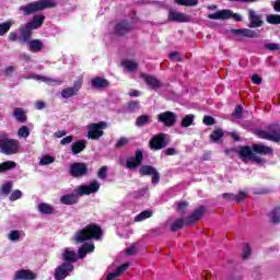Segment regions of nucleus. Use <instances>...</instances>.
<instances>
[{
	"label": "nucleus",
	"mask_w": 280,
	"mask_h": 280,
	"mask_svg": "<svg viewBox=\"0 0 280 280\" xmlns=\"http://www.w3.org/2000/svg\"><path fill=\"white\" fill-rule=\"evenodd\" d=\"M236 154L243 161V163H248L252 161L256 165H266V159L261 156H268L272 154V148L259 143H254L250 145H241L235 150Z\"/></svg>",
	"instance_id": "f257e3e1"
},
{
	"label": "nucleus",
	"mask_w": 280,
	"mask_h": 280,
	"mask_svg": "<svg viewBox=\"0 0 280 280\" xmlns=\"http://www.w3.org/2000/svg\"><path fill=\"white\" fill-rule=\"evenodd\" d=\"M102 235H104L102 226L92 223L74 234V242L77 244H84V242H89L90 240H102Z\"/></svg>",
	"instance_id": "f03ea898"
},
{
	"label": "nucleus",
	"mask_w": 280,
	"mask_h": 280,
	"mask_svg": "<svg viewBox=\"0 0 280 280\" xmlns=\"http://www.w3.org/2000/svg\"><path fill=\"white\" fill-rule=\"evenodd\" d=\"M56 0H39L30 2L26 5L20 7V12H23L24 16H30L36 14V12H43L44 10H49L56 8Z\"/></svg>",
	"instance_id": "7ed1b4c3"
},
{
	"label": "nucleus",
	"mask_w": 280,
	"mask_h": 280,
	"mask_svg": "<svg viewBox=\"0 0 280 280\" xmlns=\"http://www.w3.org/2000/svg\"><path fill=\"white\" fill-rule=\"evenodd\" d=\"M62 259H65V262L55 269V280H65L71 273V250L69 248L63 253Z\"/></svg>",
	"instance_id": "20e7f679"
},
{
	"label": "nucleus",
	"mask_w": 280,
	"mask_h": 280,
	"mask_svg": "<svg viewBox=\"0 0 280 280\" xmlns=\"http://www.w3.org/2000/svg\"><path fill=\"white\" fill-rule=\"evenodd\" d=\"M20 148L21 145L19 144V140L16 139H9V138L0 139V150L2 154H5L7 156L16 154Z\"/></svg>",
	"instance_id": "39448f33"
},
{
	"label": "nucleus",
	"mask_w": 280,
	"mask_h": 280,
	"mask_svg": "<svg viewBox=\"0 0 280 280\" xmlns=\"http://www.w3.org/2000/svg\"><path fill=\"white\" fill-rule=\"evenodd\" d=\"M208 19L212 21H228V19H234V21L240 22L242 21V15L234 13L231 9H223L215 13L208 14Z\"/></svg>",
	"instance_id": "423d86ee"
},
{
	"label": "nucleus",
	"mask_w": 280,
	"mask_h": 280,
	"mask_svg": "<svg viewBox=\"0 0 280 280\" xmlns=\"http://www.w3.org/2000/svg\"><path fill=\"white\" fill-rule=\"evenodd\" d=\"M104 128H106L105 121L94 122L88 126V139L92 141L100 140L101 137H104Z\"/></svg>",
	"instance_id": "0eeeda50"
},
{
	"label": "nucleus",
	"mask_w": 280,
	"mask_h": 280,
	"mask_svg": "<svg viewBox=\"0 0 280 280\" xmlns=\"http://www.w3.org/2000/svg\"><path fill=\"white\" fill-rule=\"evenodd\" d=\"M178 120V116L174 112H163L158 115V121L164 124L166 128H173Z\"/></svg>",
	"instance_id": "6e6552de"
},
{
	"label": "nucleus",
	"mask_w": 280,
	"mask_h": 280,
	"mask_svg": "<svg viewBox=\"0 0 280 280\" xmlns=\"http://www.w3.org/2000/svg\"><path fill=\"white\" fill-rule=\"evenodd\" d=\"M132 30H135V24H132V22L121 20L118 23H116L114 27V34L116 36H126V34H130Z\"/></svg>",
	"instance_id": "1a4fd4ad"
},
{
	"label": "nucleus",
	"mask_w": 280,
	"mask_h": 280,
	"mask_svg": "<svg viewBox=\"0 0 280 280\" xmlns=\"http://www.w3.org/2000/svg\"><path fill=\"white\" fill-rule=\"evenodd\" d=\"M205 213H207V207L205 206H200L199 208L195 209L194 212L186 218V226H191L192 224H196L198 220H202V218H205Z\"/></svg>",
	"instance_id": "9d476101"
},
{
	"label": "nucleus",
	"mask_w": 280,
	"mask_h": 280,
	"mask_svg": "<svg viewBox=\"0 0 280 280\" xmlns=\"http://www.w3.org/2000/svg\"><path fill=\"white\" fill-rule=\"evenodd\" d=\"M100 191V182L92 180L90 185L79 186L77 194L79 196H91V194H97Z\"/></svg>",
	"instance_id": "9b49d317"
},
{
	"label": "nucleus",
	"mask_w": 280,
	"mask_h": 280,
	"mask_svg": "<svg viewBox=\"0 0 280 280\" xmlns=\"http://www.w3.org/2000/svg\"><path fill=\"white\" fill-rule=\"evenodd\" d=\"M165 137H167L165 133H158L153 136L149 141L151 150H163V148H167V141L165 140Z\"/></svg>",
	"instance_id": "f8f14e48"
},
{
	"label": "nucleus",
	"mask_w": 280,
	"mask_h": 280,
	"mask_svg": "<svg viewBox=\"0 0 280 280\" xmlns=\"http://www.w3.org/2000/svg\"><path fill=\"white\" fill-rule=\"evenodd\" d=\"M89 174V166H86V163H73L71 164V176L73 178H82V176H86Z\"/></svg>",
	"instance_id": "ddd939ff"
},
{
	"label": "nucleus",
	"mask_w": 280,
	"mask_h": 280,
	"mask_svg": "<svg viewBox=\"0 0 280 280\" xmlns=\"http://www.w3.org/2000/svg\"><path fill=\"white\" fill-rule=\"evenodd\" d=\"M143 164V151L140 149L136 150V155L127 160L126 167L127 170H137L140 165Z\"/></svg>",
	"instance_id": "4468645a"
},
{
	"label": "nucleus",
	"mask_w": 280,
	"mask_h": 280,
	"mask_svg": "<svg viewBox=\"0 0 280 280\" xmlns=\"http://www.w3.org/2000/svg\"><path fill=\"white\" fill-rule=\"evenodd\" d=\"M262 16L261 14H257V12L253 9L248 10V27L252 28H257V27H262L264 25V20H261Z\"/></svg>",
	"instance_id": "2eb2a0df"
},
{
	"label": "nucleus",
	"mask_w": 280,
	"mask_h": 280,
	"mask_svg": "<svg viewBox=\"0 0 280 280\" xmlns=\"http://www.w3.org/2000/svg\"><path fill=\"white\" fill-rule=\"evenodd\" d=\"M167 21H170V23H189V15L174 10H170Z\"/></svg>",
	"instance_id": "dca6fc26"
},
{
	"label": "nucleus",
	"mask_w": 280,
	"mask_h": 280,
	"mask_svg": "<svg viewBox=\"0 0 280 280\" xmlns=\"http://www.w3.org/2000/svg\"><path fill=\"white\" fill-rule=\"evenodd\" d=\"M140 78L144 80L145 84L148 86H151L153 91H158V89H161V86H163L159 79H156V77L152 74L140 73Z\"/></svg>",
	"instance_id": "f3484780"
},
{
	"label": "nucleus",
	"mask_w": 280,
	"mask_h": 280,
	"mask_svg": "<svg viewBox=\"0 0 280 280\" xmlns=\"http://www.w3.org/2000/svg\"><path fill=\"white\" fill-rule=\"evenodd\" d=\"M91 84L93 89H96V91H104V89H108V86H110V81L102 77H95L92 79Z\"/></svg>",
	"instance_id": "a211bd4d"
},
{
	"label": "nucleus",
	"mask_w": 280,
	"mask_h": 280,
	"mask_svg": "<svg viewBox=\"0 0 280 280\" xmlns=\"http://www.w3.org/2000/svg\"><path fill=\"white\" fill-rule=\"evenodd\" d=\"M34 279H36V273L27 269L18 270L13 277V280H34Z\"/></svg>",
	"instance_id": "6ab92c4d"
},
{
	"label": "nucleus",
	"mask_w": 280,
	"mask_h": 280,
	"mask_svg": "<svg viewBox=\"0 0 280 280\" xmlns=\"http://www.w3.org/2000/svg\"><path fill=\"white\" fill-rule=\"evenodd\" d=\"M269 137L270 141L273 143H279L280 141V124L279 122H273L269 126Z\"/></svg>",
	"instance_id": "aec40b11"
},
{
	"label": "nucleus",
	"mask_w": 280,
	"mask_h": 280,
	"mask_svg": "<svg viewBox=\"0 0 280 280\" xmlns=\"http://www.w3.org/2000/svg\"><path fill=\"white\" fill-rule=\"evenodd\" d=\"M95 252V244L93 243H83L81 247L78 249V257L80 259H84L89 253Z\"/></svg>",
	"instance_id": "412c9836"
},
{
	"label": "nucleus",
	"mask_w": 280,
	"mask_h": 280,
	"mask_svg": "<svg viewBox=\"0 0 280 280\" xmlns=\"http://www.w3.org/2000/svg\"><path fill=\"white\" fill-rule=\"evenodd\" d=\"M45 23V15L43 14H35L33 15L32 21L26 23L33 30H40Z\"/></svg>",
	"instance_id": "4be33fe9"
},
{
	"label": "nucleus",
	"mask_w": 280,
	"mask_h": 280,
	"mask_svg": "<svg viewBox=\"0 0 280 280\" xmlns=\"http://www.w3.org/2000/svg\"><path fill=\"white\" fill-rule=\"evenodd\" d=\"M20 34L21 40L28 44L32 40V36H34V28H31L30 25L26 23L24 27L20 30Z\"/></svg>",
	"instance_id": "5701e85b"
},
{
	"label": "nucleus",
	"mask_w": 280,
	"mask_h": 280,
	"mask_svg": "<svg viewBox=\"0 0 280 280\" xmlns=\"http://www.w3.org/2000/svg\"><path fill=\"white\" fill-rule=\"evenodd\" d=\"M26 45L32 54H38L43 51L45 47V44H43V40L40 39H31Z\"/></svg>",
	"instance_id": "b1692460"
},
{
	"label": "nucleus",
	"mask_w": 280,
	"mask_h": 280,
	"mask_svg": "<svg viewBox=\"0 0 280 280\" xmlns=\"http://www.w3.org/2000/svg\"><path fill=\"white\" fill-rule=\"evenodd\" d=\"M238 36H244L245 38H259V33L250 28H238L234 31Z\"/></svg>",
	"instance_id": "393cba45"
},
{
	"label": "nucleus",
	"mask_w": 280,
	"mask_h": 280,
	"mask_svg": "<svg viewBox=\"0 0 280 280\" xmlns=\"http://www.w3.org/2000/svg\"><path fill=\"white\" fill-rule=\"evenodd\" d=\"M35 80H39L40 82H45V84H48L49 86H58L62 84V81L58 79L48 78L45 75L36 74L34 77Z\"/></svg>",
	"instance_id": "a878e982"
},
{
	"label": "nucleus",
	"mask_w": 280,
	"mask_h": 280,
	"mask_svg": "<svg viewBox=\"0 0 280 280\" xmlns=\"http://www.w3.org/2000/svg\"><path fill=\"white\" fill-rule=\"evenodd\" d=\"M13 117H15V121H19V124H25L27 121V114L21 107L13 109Z\"/></svg>",
	"instance_id": "bb28decb"
},
{
	"label": "nucleus",
	"mask_w": 280,
	"mask_h": 280,
	"mask_svg": "<svg viewBox=\"0 0 280 280\" xmlns=\"http://www.w3.org/2000/svg\"><path fill=\"white\" fill-rule=\"evenodd\" d=\"M150 124H152V117L143 114L137 117L135 126L137 128H143V126H150Z\"/></svg>",
	"instance_id": "cd10ccee"
},
{
	"label": "nucleus",
	"mask_w": 280,
	"mask_h": 280,
	"mask_svg": "<svg viewBox=\"0 0 280 280\" xmlns=\"http://www.w3.org/2000/svg\"><path fill=\"white\" fill-rule=\"evenodd\" d=\"M84 150H86V141L85 140L75 141L71 145L72 154H80V152H84Z\"/></svg>",
	"instance_id": "c85d7f7f"
},
{
	"label": "nucleus",
	"mask_w": 280,
	"mask_h": 280,
	"mask_svg": "<svg viewBox=\"0 0 280 280\" xmlns=\"http://www.w3.org/2000/svg\"><path fill=\"white\" fill-rule=\"evenodd\" d=\"M37 209L42 215L54 214V207H51L49 203L42 202L37 206Z\"/></svg>",
	"instance_id": "c756f323"
},
{
	"label": "nucleus",
	"mask_w": 280,
	"mask_h": 280,
	"mask_svg": "<svg viewBox=\"0 0 280 280\" xmlns=\"http://www.w3.org/2000/svg\"><path fill=\"white\" fill-rule=\"evenodd\" d=\"M156 172V167L152 165H143L139 170L140 176H152Z\"/></svg>",
	"instance_id": "7c9ffc66"
},
{
	"label": "nucleus",
	"mask_w": 280,
	"mask_h": 280,
	"mask_svg": "<svg viewBox=\"0 0 280 280\" xmlns=\"http://www.w3.org/2000/svg\"><path fill=\"white\" fill-rule=\"evenodd\" d=\"M16 168V162L14 161H7L0 163V174L3 172H10V170H15Z\"/></svg>",
	"instance_id": "2f4dec72"
},
{
	"label": "nucleus",
	"mask_w": 280,
	"mask_h": 280,
	"mask_svg": "<svg viewBox=\"0 0 280 280\" xmlns=\"http://www.w3.org/2000/svg\"><path fill=\"white\" fill-rule=\"evenodd\" d=\"M82 84H84V77L80 75L78 80L74 81L73 86L71 88V95H78V91L82 89Z\"/></svg>",
	"instance_id": "473e14b6"
},
{
	"label": "nucleus",
	"mask_w": 280,
	"mask_h": 280,
	"mask_svg": "<svg viewBox=\"0 0 280 280\" xmlns=\"http://www.w3.org/2000/svg\"><path fill=\"white\" fill-rule=\"evenodd\" d=\"M194 119H196V116H194V114L186 115L182 119V128H189V126H194Z\"/></svg>",
	"instance_id": "72a5a7b5"
},
{
	"label": "nucleus",
	"mask_w": 280,
	"mask_h": 280,
	"mask_svg": "<svg viewBox=\"0 0 280 280\" xmlns=\"http://www.w3.org/2000/svg\"><path fill=\"white\" fill-rule=\"evenodd\" d=\"M148 218H152V210H144L135 217V222H143V220H148Z\"/></svg>",
	"instance_id": "f704fd0d"
},
{
	"label": "nucleus",
	"mask_w": 280,
	"mask_h": 280,
	"mask_svg": "<svg viewBox=\"0 0 280 280\" xmlns=\"http://www.w3.org/2000/svg\"><path fill=\"white\" fill-rule=\"evenodd\" d=\"M185 219L179 218L177 220L174 221V223L171 225V231L173 233H176V231H180V229H183V226H185Z\"/></svg>",
	"instance_id": "c9c22d12"
},
{
	"label": "nucleus",
	"mask_w": 280,
	"mask_h": 280,
	"mask_svg": "<svg viewBox=\"0 0 280 280\" xmlns=\"http://www.w3.org/2000/svg\"><path fill=\"white\" fill-rule=\"evenodd\" d=\"M122 66L125 69L129 70L130 72L137 71V69H139V63L132 60L122 61Z\"/></svg>",
	"instance_id": "e433bc0d"
},
{
	"label": "nucleus",
	"mask_w": 280,
	"mask_h": 280,
	"mask_svg": "<svg viewBox=\"0 0 280 280\" xmlns=\"http://www.w3.org/2000/svg\"><path fill=\"white\" fill-rule=\"evenodd\" d=\"M222 137H224V131H222V129H217L210 135V139L213 143H218Z\"/></svg>",
	"instance_id": "4c0bfd02"
},
{
	"label": "nucleus",
	"mask_w": 280,
	"mask_h": 280,
	"mask_svg": "<svg viewBox=\"0 0 280 280\" xmlns=\"http://www.w3.org/2000/svg\"><path fill=\"white\" fill-rule=\"evenodd\" d=\"M177 5H185L186 8H194L198 5V0H175Z\"/></svg>",
	"instance_id": "58836bf2"
},
{
	"label": "nucleus",
	"mask_w": 280,
	"mask_h": 280,
	"mask_svg": "<svg viewBox=\"0 0 280 280\" xmlns=\"http://www.w3.org/2000/svg\"><path fill=\"white\" fill-rule=\"evenodd\" d=\"M272 224H280V208L276 207L270 214Z\"/></svg>",
	"instance_id": "ea45409f"
},
{
	"label": "nucleus",
	"mask_w": 280,
	"mask_h": 280,
	"mask_svg": "<svg viewBox=\"0 0 280 280\" xmlns=\"http://www.w3.org/2000/svg\"><path fill=\"white\" fill-rule=\"evenodd\" d=\"M140 104H141V102H139V101H129L127 103V110L129 113H135L136 110H139Z\"/></svg>",
	"instance_id": "a19ab883"
},
{
	"label": "nucleus",
	"mask_w": 280,
	"mask_h": 280,
	"mask_svg": "<svg viewBox=\"0 0 280 280\" xmlns=\"http://www.w3.org/2000/svg\"><path fill=\"white\" fill-rule=\"evenodd\" d=\"M10 27H12V22L7 21L0 24V36H5L8 32H10Z\"/></svg>",
	"instance_id": "79ce46f5"
},
{
	"label": "nucleus",
	"mask_w": 280,
	"mask_h": 280,
	"mask_svg": "<svg viewBox=\"0 0 280 280\" xmlns=\"http://www.w3.org/2000/svg\"><path fill=\"white\" fill-rule=\"evenodd\" d=\"M267 23H269L270 25H280V15L279 14L267 15Z\"/></svg>",
	"instance_id": "37998d69"
},
{
	"label": "nucleus",
	"mask_w": 280,
	"mask_h": 280,
	"mask_svg": "<svg viewBox=\"0 0 280 280\" xmlns=\"http://www.w3.org/2000/svg\"><path fill=\"white\" fill-rule=\"evenodd\" d=\"M147 192H148V188H141L140 190L132 191L130 196L131 198L139 199V198H143Z\"/></svg>",
	"instance_id": "c03bdc74"
},
{
	"label": "nucleus",
	"mask_w": 280,
	"mask_h": 280,
	"mask_svg": "<svg viewBox=\"0 0 280 280\" xmlns=\"http://www.w3.org/2000/svg\"><path fill=\"white\" fill-rule=\"evenodd\" d=\"M56 161V158L51 155H44L39 161V165H51Z\"/></svg>",
	"instance_id": "a18cd8bd"
},
{
	"label": "nucleus",
	"mask_w": 280,
	"mask_h": 280,
	"mask_svg": "<svg viewBox=\"0 0 280 280\" xmlns=\"http://www.w3.org/2000/svg\"><path fill=\"white\" fill-rule=\"evenodd\" d=\"M256 135H257V137H259V139H266L267 141H270V139H271L269 130L265 131V130H261V129H257Z\"/></svg>",
	"instance_id": "49530a36"
},
{
	"label": "nucleus",
	"mask_w": 280,
	"mask_h": 280,
	"mask_svg": "<svg viewBox=\"0 0 280 280\" xmlns=\"http://www.w3.org/2000/svg\"><path fill=\"white\" fill-rule=\"evenodd\" d=\"M246 196H248V192L241 190L237 195H235L234 200L235 202L241 205V202H244L246 200Z\"/></svg>",
	"instance_id": "de8ad7c7"
},
{
	"label": "nucleus",
	"mask_w": 280,
	"mask_h": 280,
	"mask_svg": "<svg viewBox=\"0 0 280 280\" xmlns=\"http://www.w3.org/2000/svg\"><path fill=\"white\" fill-rule=\"evenodd\" d=\"M107 176H108V166H102L97 172V177L101 178V180H106Z\"/></svg>",
	"instance_id": "09e8293b"
},
{
	"label": "nucleus",
	"mask_w": 280,
	"mask_h": 280,
	"mask_svg": "<svg viewBox=\"0 0 280 280\" xmlns=\"http://www.w3.org/2000/svg\"><path fill=\"white\" fill-rule=\"evenodd\" d=\"M19 137H22L23 139H27L30 137V127L22 126L18 131Z\"/></svg>",
	"instance_id": "8fccbe9b"
},
{
	"label": "nucleus",
	"mask_w": 280,
	"mask_h": 280,
	"mask_svg": "<svg viewBox=\"0 0 280 280\" xmlns=\"http://www.w3.org/2000/svg\"><path fill=\"white\" fill-rule=\"evenodd\" d=\"M253 253V249L250 248V245L248 243L244 244V248H243V259H248V257H250Z\"/></svg>",
	"instance_id": "3c124183"
},
{
	"label": "nucleus",
	"mask_w": 280,
	"mask_h": 280,
	"mask_svg": "<svg viewBox=\"0 0 280 280\" xmlns=\"http://www.w3.org/2000/svg\"><path fill=\"white\" fill-rule=\"evenodd\" d=\"M20 198H23V192H22L21 190L16 189V190H14V191L10 195L9 200H10L11 202H14V201H16V200H20Z\"/></svg>",
	"instance_id": "603ef678"
},
{
	"label": "nucleus",
	"mask_w": 280,
	"mask_h": 280,
	"mask_svg": "<svg viewBox=\"0 0 280 280\" xmlns=\"http://www.w3.org/2000/svg\"><path fill=\"white\" fill-rule=\"evenodd\" d=\"M8 240H10L11 242H16L21 240V232L16 230L11 231L8 235Z\"/></svg>",
	"instance_id": "864d4df0"
},
{
	"label": "nucleus",
	"mask_w": 280,
	"mask_h": 280,
	"mask_svg": "<svg viewBox=\"0 0 280 280\" xmlns=\"http://www.w3.org/2000/svg\"><path fill=\"white\" fill-rule=\"evenodd\" d=\"M189 207V202L187 201H180L177 205V212L180 213L182 215H185V210Z\"/></svg>",
	"instance_id": "5fc2aeb1"
},
{
	"label": "nucleus",
	"mask_w": 280,
	"mask_h": 280,
	"mask_svg": "<svg viewBox=\"0 0 280 280\" xmlns=\"http://www.w3.org/2000/svg\"><path fill=\"white\" fill-rule=\"evenodd\" d=\"M232 115L233 117H236V119H242V115H244V107H242V105H236Z\"/></svg>",
	"instance_id": "6e6d98bb"
},
{
	"label": "nucleus",
	"mask_w": 280,
	"mask_h": 280,
	"mask_svg": "<svg viewBox=\"0 0 280 280\" xmlns=\"http://www.w3.org/2000/svg\"><path fill=\"white\" fill-rule=\"evenodd\" d=\"M12 192V183L8 182L5 184L2 185V194H4V196H9V194Z\"/></svg>",
	"instance_id": "4d7b16f0"
},
{
	"label": "nucleus",
	"mask_w": 280,
	"mask_h": 280,
	"mask_svg": "<svg viewBox=\"0 0 280 280\" xmlns=\"http://www.w3.org/2000/svg\"><path fill=\"white\" fill-rule=\"evenodd\" d=\"M151 183L152 185H159L160 180H161V174L159 173L158 170H155V172L151 175Z\"/></svg>",
	"instance_id": "13d9d810"
},
{
	"label": "nucleus",
	"mask_w": 280,
	"mask_h": 280,
	"mask_svg": "<svg viewBox=\"0 0 280 280\" xmlns=\"http://www.w3.org/2000/svg\"><path fill=\"white\" fill-rule=\"evenodd\" d=\"M202 122L205 126H213L215 124V118L212 116H203Z\"/></svg>",
	"instance_id": "bf43d9fd"
},
{
	"label": "nucleus",
	"mask_w": 280,
	"mask_h": 280,
	"mask_svg": "<svg viewBox=\"0 0 280 280\" xmlns=\"http://www.w3.org/2000/svg\"><path fill=\"white\" fill-rule=\"evenodd\" d=\"M170 59L171 60H176L177 62H183V57L180 56V52L178 51H173L170 54Z\"/></svg>",
	"instance_id": "052dcab7"
},
{
	"label": "nucleus",
	"mask_w": 280,
	"mask_h": 280,
	"mask_svg": "<svg viewBox=\"0 0 280 280\" xmlns=\"http://www.w3.org/2000/svg\"><path fill=\"white\" fill-rule=\"evenodd\" d=\"M14 71H16V68L14 66H9L3 70V73L7 75V78H12Z\"/></svg>",
	"instance_id": "680f3d73"
},
{
	"label": "nucleus",
	"mask_w": 280,
	"mask_h": 280,
	"mask_svg": "<svg viewBox=\"0 0 280 280\" xmlns=\"http://www.w3.org/2000/svg\"><path fill=\"white\" fill-rule=\"evenodd\" d=\"M265 49H269V51H279L280 44H265Z\"/></svg>",
	"instance_id": "e2e57ef3"
},
{
	"label": "nucleus",
	"mask_w": 280,
	"mask_h": 280,
	"mask_svg": "<svg viewBox=\"0 0 280 280\" xmlns=\"http://www.w3.org/2000/svg\"><path fill=\"white\" fill-rule=\"evenodd\" d=\"M126 255L132 257L133 255H137V245L132 244L130 247L126 249Z\"/></svg>",
	"instance_id": "0e129e2a"
},
{
	"label": "nucleus",
	"mask_w": 280,
	"mask_h": 280,
	"mask_svg": "<svg viewBox=\"0 0 280 280\" xmlns=\"http://www.w3.org/2000/svg\"><path fill=\"white\" fill-rule=\"evenodd\" d=\"M60 202H61V205H71V194L63 195L60 198Z\"/></svg>",
	"instance_id": "69168bd1"
},
{
	"label": "nucleus",
	"mask_w": 280,
	"mask_h": 280,
	"mask_svg": "<svg viewBox=\"0 0 280 280\" xmlns=\"http://www.w3.org/2000/svg\"><path fill=\"white\" fill-rule=\"evenodd\" d=\"M128 143V138H120L116 144H115V148L119 149V148H124V145H126Z\"/></svg>",
	"instance_id": "338daca9"
},
{
	"label": "nucleus",
	"mask_w": 280,
	"mask_h": 280,
	"mask_svg": "<svg viewBox=\"0 0 280 280\" xmlns=\"http://www.w3.org/2000/svg\"><path fill=\"white\" fill-rule=\"evenodd\" d=\"M61 96L65 100H69V97H71V88H67L66 90H62Z\"/></svg>",
	"instance_id": "774afa93"
}]
</instances>
